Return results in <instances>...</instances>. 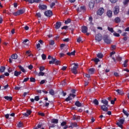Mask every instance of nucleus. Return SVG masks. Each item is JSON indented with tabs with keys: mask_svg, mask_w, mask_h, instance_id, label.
I'll return each mask as SVG.
<instances>
[{
	"mask_svg": "<svg viewBox=\"0 0 129 129\" xmlns=\"http://www.w3.org/2000/svg\"><path fill=\"white\" fill-rule=\"evenodd\" d=\"M107 15L108 18H111L112 17V11H111V10H108L107 12Z\"/></svg>",
	"mask_w": 129,
	"mask_h": 129,
	"instance_id": "2eb2a0df",
	"label": "nucleus"
},
{
	"mask_svg": "<svg viewBox=\"0 0 129 129\" xmlns=\"http://www.w3.org/2000/svg\"><path fill=\"white\" fill-rule=\"evenodd\" d=\"M72 65H74L71 69V71L74 74H77V68H78V63H73Z\"/></svg>",
	"mask_w": 129,
	"mask_h": 129,
	"instance_id": "f257e3e1",
	"label": "nucleus"
},
{
	"mask_svg": "<svg viewBox=\"0 0 129 129\" xmlns=\"http://www.w3.org/2000/svg\"><path fill=\"white\" fill-rule=\"evenodd\" d=\"M122 71H125L126 72H127V73H129V70L127 69H124Z\"/></svg>",
	"mask_w": 129,
	"mask_h": 129,
	"instance_id": "774afa93",
	"label": "nucleus"
},
{
	"mask_svg": "<svg viewBox=\"0 0 129 129\" xmlns=\"http://www.w3.org/2000/svg\"><path fill=\"white\" fill-rule=\"evenodd\" d=\"M66 69H67V67L66 66H63L61 68V70H62L63 71H65Z\"/></svg>",
	"mask_w": 129,
	"mask_h": 129,
	"instance_id": "e2e57ef3",
	"label": "nucleus"
},
{
	"mask_svg": "<svg viewBox=\"0 0 129 129\" xmlns=\"http://www.w3.org/2000/svg\"><path fill=\"white\" fill-rule=\"evenodd\" d=\"M82 41V39H81V37H79L77 40L78 43H80V42H81Z\"/></svg>",
	"mask_w": 129,
	"mask_h": 129,
	"instance_id": "09e8293b",
	"label": "nucleus"
},
{
	"mask_svg": "<svg viewBox=\"0 0 129 129\" xmlns=\"http://www.w3.org/2000/svg\"><path fill=\"white\" fill-rule=\"evenodd\" d=\"M123 113H124V114L125 115H126V116H128V112H127V111H126V110H125L124 109H123Z\"/></svg>",
	"mask_w": 129,
	"mask_h": 129,
	"instance_id": "f704fd0d",
	"label": "nucleus"
},
{
	"mask_svg": "<svg viewBox=\"0 0 129 129\" xmlns=\"http://www.w3.org/2000/svg\"><path fill=\"white\" fill-rule=\"evenodd\" d=\"M38 128H41L42 127V124L39 123L37 125Z\"/></svg>",
	"mask_w": 129,
	"mask_h": 129,
	"instance_id": "0e129e2a",
	"label": "nucleus"
},
{
	"mask_svg": "<svg viewBox=\"0 0 129 129\" xmlns=\"http://www.w3.org/2000/svg\"><path fill=\"white\" fill-rule=\"evenodd\" d=\"M115 23H119L120 22V18L119 17H117L115 19Z\"/></svg>",
	"mask_w": 129,
	"mask_h": 129,
	"instance_id": "c756f323",
	"label": "nucleus"
},
{
	"mask_svg": "<svg viewBox=\"0 0 129 129\" xmlns=\"http://www.w3.org/2000/svg\"><path fill=\"white\" fill-rule=\"evenodd\" d=\"M18 67H19V69H20V70L21 71H22V72H23L24 73H25L26 72V71L25 70V69H24L23 68V67H22L21 66H19Z\"/></svg>",
	"mask_w": 129,
	"mask_h": 129,
	"instance_id": "bb28decb",
	"label": "nucleus"
},
{
	"mask_svg": "<svg viewBox=\"0 0 129 129\" xmlns=\"http://www.w3.org/2000/svg\"><path fill=\"white\" fill-rule=\"evenodd\" d=\"M0 70L1 71L2 73L5 72V70H6V67H2L0 68Z\"/></svg>",
	"mask_w": 129,
	"mask_h": 129,
	"instance_id": "72a5a7b5",
	"label": "nucleus"
},
{
	"mask_svg": "<svg viewBox=\"0 0 129 129\" xmlns=\"http://www.w3.org/2000/svg\"><path fill=\"white\" fill-rule=\"evenodd\" d=\"M88 30V29L87 28V27L86 26H84L82 28V33H87Z\"/></svg>",
	"mask_w": 129,
	"mask_h": 129,
	"instance_id": "a211bd4d",
	"label": "nucleus"
},
{
	"mask_svg": "<svg viewBox=\"0 0 129 129\" xmlns=\"http://www.w3.org/2000/svg\"><path fill=\"white\" fill-rule=\"evenodd\" d=\"M128 2H129V0H124V1L123 2V5H127V4H128Z\"/></svg>",
	"mask_w": 129,
	"mask_h": 129,
	"instance_id": "8fccbe9b",
	"label": "nucleus"
},
{
	"mask_svg": "<svg viewBox=\"0 0 129 129\" xmlns=\"http://www.w3.org/2000/svg\"><path fill=\"white\" fill-rule=\"evenodd\" d=\"M45 75V73H43L42 72H40L38 74V76H44Z\"/></svg>",
	"mask_w": 129,
	"mask_h": 129,
	"instance_id": "473e14b6",
	"label": "nucleus"
},
{
	"mask_svg": "<svg viewBox=\"0 0 129 129\" xmlns=\"http://www.w3.org/2000/svg\"><path fill=\"white\" fill-rule=\"evenodd\" d=\"M101 102L104 104V105L108 106V101L106 100H101Z\"/></svg>",
	"mask_w": 129,
	"mask_h": 129,
	"instance_id": "6ab92c4d",
	"label": "nucleus"
},
{
	"mask_svg": "<svg viewBox=\"0 0 129 129\" xmlns=\"http://www.w3.org/2000/svg\"><path fill=\"white\" fill-rule=\"evenodd\" d=\"M12 59H14L16 60V59H18V54H15L11 55Z\"/></svg>",
	"mask_w": 129,
	"mask_h": 129,
	"instance_id": "5701e85b",
	"label": "nucleus"
},
{
	"mask_svg": "<svg viewBox=\"0 0 129 129\" xmlns=\"http://www.w3.org/2000/svg\"><path fill=\"white\" fill-rule=\"evenodd\" d=\"M20 74H22V72H18L17 71H15L14 72V75L15 76H19Z\"/></svg>",
	"mask_w": 129,
	"mask_h": 129,
	"instance_id": "4be33fe9",
	"label": "nucleus"
},
{
	"mask_svg": "<svg viewBox=\"0 0 129 129\" xmlns=\"http://www.w3.org/2000/svg\"><path fill=\"white\" fill-rule=\"evenodd\" d=\"M54 6H55V3H51V4L50 5V8L52 9V8H53L54 7Z\"/></svg>",
	"mask_w": 129,
	"mask_h": 129,
	"instance_id": "338daca9",
	"label": "nucleus"
},
{
	"mask_svg": "<svg viewBox=\"0 0 129 129\" xmlns=\"http://www.w3.org/2000/svg\"><path fill=\"white\" fill-rule=\"evenodd\" d=\"M104 13V9L103 8H99L97 11V15L98 16H102Z\"/></svg>",
	"mask_w": 129,
	"mask_h": 129,
	"instance_id": "20e7f679",
	"label": "nucleus"
},
{
	"mask_svg": "<svg viewBox=\"0 0 129 129\" xmlns=\"http://www.w3.org/2000/svg\"><path fill=\"white\" fill-rule=\"evenodd\" d=\"M21 88H22V87H15V89L16 90H20V89H21Z\"/></svg>",
	"mask_w": 129,
	"mask_h": 129,
	"instance_id": "13d9d810",
	"label": "nucleus"
},
{
	"mask_svg": "<svg viewBox=\"0 0 129 129\" xmlns=\"http://www.w3.org/2000/svg\"><path fill=\"white\" fill-rule=\"evenodd\" d=\"M113 13L114 15H118V13H119V7L118 6H115L113 8Z\"/></svg>",
	"mask_w": 129,
	"mask_h": 129,
	"instance_id": "39448f33",
	"label": "nucleus"
},
{
	"mask_svg": "<svg viewBox=\"0 0 129 129\" xmlns=\"http://www.w3.org/2000/svg\"><path fill=\"white\" fill-rule=\"evenodd\" d=\"M23 125V123L19 122V123L18 124V127H22Z\"/></svg>",
	"mask_w": 129,
	"mask_h": 129,
	"instance_id": "79ce46f5",
	"label": "nucleus"
},
{
	"mask_svg": "<svg viewBox=\"0 0 129 129\" xmlns=\"http://www.w3.org/2000/svg\"><path fill=\"white\" fill-rule=\"evenodd\" d=\"M45 82H47L46 80H42L41 81V82H40V84H44V83H45Z\"/></svg>",
	"mask_w": 129,
	"mask_h": 129,
	"instance_id": "3c124183",
	"label": "nucleus"
},
{
	"mask_svg": "<svg viewBox=\"0 0 129 129\" xmlns=\"http://www.w3.org/2000/svg\"><path fill=\"white\" fill-rule=\"evenodd\" d=\"M111 4H115L117 2V0H110Z\"/></svg>",
	"mask_w": 129,
	"mask_h": 129,
	"instance_id": "4d7b16f0",
	"label": "nucleus"
},
{
	"mask_svg": "<svg viewBox=\"0 0 129 129\" xmlns=\"http://www.w3.org/2000/svg\"><path fill=\"white\" fill-rule=\"evenodd\" d=\"M60 63V61L56 60V58H54V64L58 65Z\"/></svg>",
	"mask_w": 129,
	"mask_h": 129,
	"instance_id": "c03bdc74",
	"label": "nucleus"
},
{
	"mask_svg": "<svg viewBox=\"0 0 129 129\" xmlns=\"http://www.w3.org/2000/svg\"><path fill=\"white\" fill-rule=\"evenodd\" d=\"M97 57H98V58H101L103 57V54H102V53H98L97 54Z\"/></svg>",
	"mask_w": 129,
	"mask_h": 129,
	"instance_id": "c85d7f7f",
	"label": "nucleus"
},
{
	"mask_svg": "<svg viewBox=\"0 0 129 129\" xmlns=\"http://www.w3.org/2000/svg\"><path fill=\"white\" fill-rule=\"evenodd\" d=\"M55 58L51 57V60L49 61V64H54Z\"/></svg>",
	"mask_w": 129,
	"mask_h": 129,
	"instance_id": "7c9ffc66",
	"label": "nucleus"
},
{
	"mask_svg": "<svg viewBox=\"0 0 129 129\" xmlns=\"http://www.w3.org/2000/svg\"><path fill=\"white\" fill-rule=\"evenodd\" d=\"M92 20H93L92 17H89V21L91 25H93V23H92Z\"/></svg>",
	"mask_w": 129,
	"mask_h": 129,
	"instance_id": "4c0bfd02",
	"label": "nucleus"
},
{
	"mask_svg": "<svg viewBox=\"0 0 129 129\" xmlns=\"http://www.w3.org/2000/svg\"><path fill=\"white\" fill-rule=\"evenodd\" d=\"M52 11L48 10L44 12V15L46 16V17H51L52 15Z\"/></svg>",
	"mask_w": 129,
	"mask_h": 129,
	"instance_id": "0eeeda50",
	"label": "nucleus"
},
{
	"mask_svg": "<svg viewBox=\"0 0 129 129\" xmlns=\"http://www.w3.org/2000/svg\"><path fill=\"white\" fill-rule=\"evenodd\" d=\"M25 13V10H19L17 13H16V16H20V15H22V14H24Z\"/></svg>",
	"mask_w": 129,
	"mask_h": 129,
	"instance_id": "9b49d317",
	"label": "nucleus"
},
{
	"mask_svg": "<svg viewBox=\"0 0 129 129\" xmlns=\"http://www.w3.org/2000/svg\"><path fill=\"white\" fill-rule=\"evenodd\" d=\"M93 103H94L95 105H98L99 104L98 100H97V99H95L93 101Z\"/></svg>",
	"mask_w": 129,
	"mask_h": 129,
	"instance_id": "c9c22d12",
	"label": "nucleus"
},
{
	"mask_svg": "<svg viewBox=\"0 0 129 129\" xmlns=\"http://www.w3.org/2000/svg\"><path fill=\"white\" fill-rule=\"evenodd\" d=\"M77 123H74L72 124V125L71 126V127H77Z\"/></svg>",
	"mask_w": 129,
	"mask_h": 129,
	"instance_id": "e433bc0d",
	"label": "nucleus"
},
{
	"mask_svg": "<svg viewBox=\"0 0 129 129\" xmlns=\"http://www.w3.org/2000/svg\"><path fill=\"white\" fill-rule=\"evenodd\" d=\"M124 122V118H123L122 119H120L119 120V121L117 122L116 124L118 125L119 127H122V124Z\"/></svg>",
	"mask_w": 129,
	"mask_h": 129,
	"instance_id": "7ed1b4c3",
	"label": "nucleus"
},
{
	"mask_svg": "<svg viewBox=\"0 0 129 129\" xmlns=\"http://www.w3.org/2000/svg\"><path fill=\"white\" fill-rule=\"evenodd\" d=\"M28 80H29V78H25L23 81V83H24V82H27Z\"/></svg>",
	"mask_w": 129,
	"mask_h": 129,
	"instance_id": "69168bd1",
	"label": "nucleus"
},
{
	"mask_svg": "<svg viewBox=\"0 0 129 129\" xmlns=\"http://www.w3.org/2000/svg\"><path fill=\"white\" fill-rule=\"evenodd\" d=\"M108 30L109 31V32H111V33H114V31L113 30V28H112L108 27Z\"/></svg>",
	"mask_w": 129,
	"mask_h": 129,
	"instance_id": "2f4dec72",
	"label": "nucleus"
},
{
	"mask_svg": "<svg viewBox=\"0 0 129 129\" xmlns=\"http://www.w3.org/2000/svg\"><path fill=\"white\" fill-rule=\"evenodd\" d=\"M61 85H62V86H65V85H66V82L65 81H63L61 82Z\"/></svg>",
	"mask_w": 129,
	"mask_h": 129,
	"instance_id": "680f3d73",
	"label": "nucleus"
},
{
	"mask_svg": "<svg viewBox=\"0 0 129 129\" xmlns=\"http://www.w3.org/2000/svg\"><path fill=\"white\" fill-rule=\"evenodd\" d=\"M89 7L91 9H93V8H94V1H91L90 3H89Z\"/></svg>",
	"mask_w": 129,
	"mask_h": 129,
	"instance_id": "4468645a",
	"label": "nucleus"
},
{
	"mask_svg": "<svg viewBox=\"0 0 129 129\" xmlns=\"http://www.w3.org/2000/svg\"><path fill=\"white\" fill-rule=\"evenodd\" d=\"M94 62H95L96 64H97V63H98V62H99V59L98 58H95V59H94Z\"/></svg>",
	"mask_w": 129,
	"mask_h": 129,
	"instance_id": "603ef678",
	"label": "nucleus"
},
{
	"mask_svg": "<svg viewBox=\"0 0 129 129\" xmlns=\"http://www.w3.org/2000/svg\"><path fill=\"white\" fill-rule=\"evenodd\" d=\"M28 93H29V92H24L22 96H23V97H25V96H27V95H28Z\"/></svg>",
	"mask_w": 129,
	"mask_h": 129,
	"instance_id": "864d4df0",
	"label": "nucleus"
},
{
	"mask_svg": "<svg viewBox=\"0 0 129 129\" xmlns=\"http://www.w3.org/2000/svg\"><path fill=\"white\" fill-rule=\"evenodd\" d=\"M61 25H62V23H61V22H56V25H55V29H59Z\"/></svg>",
	"mask_w": 129,
	"mask_h": 129,
	"instance_id": "dca6fc26",
	"label": "nucleus"
},
{
	"mask_svg": "<svg viewBox=\"0 0 129 129\" xmlns=\"http://www.w3.org/2000/svg\"><path fill=\"white\" fill-rule=\"evenodd\" d=\"M67 124V123L65 121H63L61 123V126H64V125H66V124Z\"/></svg>",
	"mask_w": 129,
	"mask_h": 129,
	"instance_id": "6e6d98bb",
	"label": "nucleus"
},
{
	"mask_svg": "<svg viewBox=\"0 0 129 129\" xmlns=\"http://www.w3.org/2000/svg\"><path fill=\"white\" fill-rule=\"evenodd\" d=\"M49 94H50L51 95H54V94H55V93L54 92V90H50V91H49Z\"/></svg>",
	"mask_w": 129,
	"mask_h": 129,
	"instance_id": "37998d69",
	"label": "nucleus"
},
{
	"mask_svg": "<svg viewBox=\"0 0 129 129\" xmlns=\"http://www.w3.org/2000/svg\"><path fill=\"white\" fill-rule=\"evenodd\" d=\"M95 40L97 42H100L102 40V35L101 34H98L96 35Z\"/></svg>",
	"mask_w": 129,
	"mask_h": 129,
	"instance_id": "423d86ee",
	"label": "nucleus"
},
{
	"mask_svg": "<svg viewBox=\"0 0 129 129\" xmlns=\"http://www.w3.org/2000/svg\"><path fill=\"white\" fill-rule=\"evenodd\" d=\"M115 51H112L110 53V57L111 58H112V59H113L114 62H115Z\"/></svg>",
	"mask_w": 129,
	"mask_h": 129,
	"instance_id": "1a4fd4ad",
	"label": "nucleus"
},
{
	"mask_svg": "<svg viewBox=\"0 0 129 129\" xmlns=\"http://www.w3.org/2000/svg\"><path fill=\"white\" fill-rule=\"evenodd\" d=\"M40 72H42V71H44L45 70V67L41 66L39 68Z\"/></svg>",
	"mask_w": 129,
	"mask_h": 129,
	"instance_id": "58836bf2",
	"label": "nucleus"
},
{
	"mask_svg": "<svg viewBox=\"0 0 129 129\" xmlns=\"http://www.w3.org/2000/svg\"><path fill=\"white\" fill-rule=\"evenodd\" d=\"M71 22V20L70 19H68L66 20L64 22V24H69Z\"/></svg>",
	"mask_w": 129,
	"mask_h": 129,
	"instance_id": "5fc2aeb1",
	"label": "nucleus"
},
{
	"mask_svg": "<svg viewBox=\"0 0 129 129\" xmlns=\"http://www.w3.org/2000/svg\"><path fill=\"white\" fill-rule=\"evenodd\" d=\"M128 62V60H125L123 63V67H127V62Z\"/></svg>",
	"mask_w": 129,
	"mask_h": 129,
	"instance_id": "393cba45",
	"label": "nucleus"
},
{
	"mask_svg": "<svg viewBox=\"0 0 129 129\" xmlns=\"http://www.w3.org/2000/svg\"><path fill=\"white\" fill-rule=\"evenodd\" d=\"M25 2H28L29 4H34V3H40L41 0H24Z\"/></svg>",
	"mask_w": 129,
	"mask_h": 129,
	"instance_id": "6e6552de",
	"label": "nucleus"
},
{
	"mask_svg": "<svg viewBox=\"0 0 129 129\" xmlns=\"http://www.w3.org/2000/svg\"><path fill=\"white\" fill-rule=\"evenodd\" d=\"M40 100V98H39V96H36L35 97L34 100H36V101H39Z\"/></svg>",
	"mask_w": 129,
	"mask_h": 129,
	"instance_id": "49530a36",
	"label": "nucleus"
},
{
	"mask_svg": "<svg viewBox=\"0 0 129 129\" xmlns=\"http://www.w3.org/2000/svg\"><path fill=\"white\" fill-rule=\"evenodd\" d=\"M58 121V120L57 119H53L51 120L52 123H57Z\"/></svg>",
	"mask_w": 129,
	"mask_h": 129,
	"instance_id": "cd10ccee",
	"label": "nucleus"
},
{
	"mask_svg": "<svg viewBox=\"0 0 129 129\" xmlns=\"http://www.w3.org/2000/svg\"><path fill=\"white\" fill-rule=\"evenodd\" d=\"M101 109H102L103 111H107L108 110V106L103 105L101 106Z\"/></svg>",
	"mask_w": 129,
	"mask_h": 129,
	"instance_id": "9d476101",
	"label": "nucleus"
},
{
	"mask_svg": "<svg viewBox=\"0 0 129 129\" xmlns=\"http://www.w3.org/2000/svg\"><path fill=\"white\" fill-rule=\"evenodd\" d=\"M42 58L43 60H46V55L44 54H42L41 55Z\"/></svg>",
	"mask_w": 129,
	"mask_h": 129,
	"instance_id": "de8ad7c7",
	"label": "nucleus"
},
{
	"mask_svg": "<svg viewBox=\"0 0 129 129\" xmlns=\"http://www.w3.org/2000/svg\"><path fill=\"white\" fill-rule=\"evenodd\" d=\"M76 95L74 94H70L69 96L66 99V101H70V100H72L73 98H74Z\"/></svg>",
	"mask_w": 129,
	"mask_h": 129,
	"instance_id": "f03ea898",
	"label": "nucleus"
},
{
	"mask_svg": "<svg viewBox=\"0 0 129 129\" xmlns=\"http://www.w3.org/2000/svg\"><path fill=\"white\" fill-rule=\"evenodd\" d=\"M113 36H114L115 37H119L120 35L119 33H117L114 32L113 33Z\"/></svg>",
	"mask_w": 129,
	"mask_h": 129,
	"instance_id": "a19ab883",
	"label": "nucleus"
},
{
	"mask_svg": "<svg viewBox=\"0 0 129 129\" xmlns=\"http://www.w3.org/2000/svg\"><path fill=\"white\" fill-rule=\"evenodd\" d=\"M4 98L7 100H9L10 101L13 100V97L5 96Z\"/></svg>",
	"mask_w": 129,
	"mask_h": 129,
	"instance_id": "b1692460",
	"label": "nucleus"
},
{
	"mask_svg": "<svg viewBox=\"0 0 129 129\" xmlns=\"http://www.w3.org/2000/svg\"><path fill=\"white\" fill-rule=\"evenodd\" d=\"M39 9L40 10H46L47 6L46 5H39Z\"/></svg>",
	"mask_w": 129,
	"mask_h": 129,
	"instance_id": "412c9836",
	"label": "nucleus"
},
{
	"mask_svg": "<svg viewBox=\"0 0 129 129\" xmlns=\"http://www.w3.org/2000/svg\"><path fill=\"white\" fill-rule=\"evenodd\" d=\"M30 79L31 82H35V78H30Z\"/></svg>",
	"mask_w": 129,
	"mask_h": 129,
	"instance_id": "052dcab7",
	"label": "nucleus"
},
{
	"mask_svg": "<svg viewBox=\"0 0 129 129\" xmlns=\"http://www.w3.org/2000/svg\"><path fill=\"white\" fill-rule=\"evenodd\" d=\"M67 55L69 56H74L75 55V50L71 52H68Z\"/></svg>",
	"mask_w": 129,
	"mask_h": 129,
	"instance_id": "a878e982",
	"label": "nucleus"
},
{
	"mask_svg": "<svg viewBox=\"0 0 129 129\" xmlns=\"http://www.w3.org/2000/svg\"><path fill=\"white\" fill-rule=\"evenodd\" d=\"M67 93L64 92V91H62L60 93V95H62V96H66L67 95Z\"/></svg>",
	"mask_w": 129,
	"mask_h": 129,
	"instance_id": "ea45409f",
	"label": "nucleus"
},
{
	"mask_svg": "<svg viewBox=\"0 0 129 129\" xmlns=\"http://www.w3.org/2000/svg\"><path fill=\"white\" fill-rule=\"evenodd\" d=\"M116 91L119 95H123V94H124V93L121 90L117 89Z\"/></svg>",
	"mask_w": 129,
	"mask_h": 129,
	"instance_id": "f3484780",
	"label": "nucleus"
},
{
	"mask_svg": "<svg viewBox=\"0 0 129 129\" xmlns=\"http://www.w3.org/2000/svg\"><path fill=\"white\" fill-rule=\"evenodd\" d=\"M26 112L28 115H30V114H31V113H32V111H31L30 110H28Z\"/></svg>",
	"mask_w": 129,
	"mask_h": 129,
	"instance_id": "bf43d9fd",
	"label": "nucleus"
},
{
	"mask_svg": "<svg viewBox=\"0 0 129 129\" xmlns=\"http://www.w3.org/2000/svg\"><path fill=\"white\" fill-rule=\"evenodd\" d=\"M89 74H94V69H90L88 71Z\"/></svg>",
	"mask_w": 129,
	"mask_h": 129,
	"instance_id": "aec40b11",
	"label": "nucleus"
},
{
	"mask_svg": "<svg viewBox=\"0 0 129 129\" xmlns=\"http://www.w3.org/2000/svg\"><path fill=\"white\" fill-rule=\"evenodd\" d=\"M75 105L78 106V107H81V106H84L83 103H81L78 101L76 102Z\"/></svg>",
	"mask_w": 129,
	"mask_h": 129,
	"instance_id": "f8f14e48",
	"label": "nucleus"
},
{
	"mask_svg": "<svg viewBox=\"0 0 129 129\" xmlns=\"http://www.w3.org/2000/svg\"><path fill=\"white\" fill-rule=\"evenodd\" d=\"M104 41L106 44H110L111 43V40L108 38H104Z\"/></svg>",
	"mask_w": 129,
	"mask_h": 129,
	"instance_id": "ddd939ff",
	"label": "nucleus"
},
{
	"mask_svg": "<svg viewBox=\"0 0 129 129\" xmlns=\"http://www.w3.org/2000/svg\"><path fill=\"white\" fill-rule=\"evenodd\" d=\"M49 44L50 45H53L55 44V41H54V40H50L49 41Z\"/></svg>",
	"mask_w": 129,
	"mask_h": 129,
	"instance_id": "a18cd8bd",
	"label": "nucleus"
}]
</instances>
